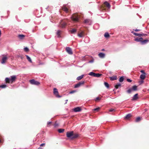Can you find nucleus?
I'll return each mask as SVG.
<instances>
[{"mask_svg": "<svg viewBox=\"0 0 149 149\" xmlns=\"http://www.w3.org/2000/svg\"><path fill=\"white\" fill-rule=\"evenodd\" d=\"M7 87V86L6 84H3L0 86V88H4Z\"/></svg>", "mask_w": 149, "mask_h": 149, "instance_id": "obj_34", "label": "nucleus"}, {"mask_svg": "<svg viewBox=\"0 0 149 149\" xmlns=\"http://www.w3.org/2000/svg\"><path fill=\"white\" fill-rule=\"evenodd\" d=\"M45 144L44 143H43L40 144V146H45Z\"/></svg>", "mask_w": 149, "mask_h": 149, "instance_id": "obj_51", "label": "nucleus"}, {"mask_svg": "<svg viewBox=\"0 0 149 149\" xmlns=\"http://www.w3.org/2000/svg\"><path fill=\"white\" fill-rule=\"evenodd\" d=\"M110 79L111 81H113V80H116L117 79V77H116V76H115L113 77H110Z\"/></svg>", "mask_w": 149, "mask_h": 149, "instance_id": "obj_22", "label": "nucleus"}, {"mask_svg": "<svg viewBox=\"0 0 149 149\" xmlns=\"http://www.w3.org/2000/svg\"><path fill=\"white\" fill-rule=\"evenodd\" d=\"M114 111H115L114 109H111L109 110V111H110V112H112Z\"/></svg>", "mask_w": 149, "mask_h": 149, "instance_id": "obj_48", "label": "nucleus"}, {"mask_svg": "<svg viewBox=\"0 0 149 149\" xmlns=\"http://www.w3.org/2000/svg\"><path fill=\"white\" fill-rule=\"evenodd\" d=\"M25 36L23 35H18V38L20 39H22Z\"/></svg>", "mask_w": 149, "mask_h": 149, "instance_id": "obj_18", "label": "nucleus"}, {"mask_svg": "<svg viewBox=\"0 0 149 149\" xmlns=\"http://www.w3.org/2000/svg\"><path fill=\"white\" fill-rule=\"evenodd\" d=\"M58 132L60 133L63 132L64 131V130L63 129H59L58 130Z\"/></svg>", "mask_w": 149, "mask_h": 149, "instance_id": "obj_37", "label": "nucleus"}, {"mask_svg": "<svg viewBox=\"0 0 149 149\" xmlns=\"http://www.w3.org/2000/svg\"><path fill=\"white\" fill-rule=\"evenodd\" d=\"M140 30L139 29H136L135 30V31H140Z\"/></svg>", "mask_w": 149, "mask_h": 149, "instance_id": "obj_52", "label": "nucleus"}, {"mask_svg": "<svg viewBox=\"0 0 149 149\" xmlns=\"http://www.w3.org/2000/svg\"><path fill=\"white\" fill-rule=\"evenodd\" d=\"M20 58H21V59H22V58H23V57H22V56H20Z\"/></svg>", "mask_w": 149, "mask_h": 149, "instance_id": "obj_56", "label": "nucleus"}, {"mask_svg": "<svg viewBox=\"0 0 149 149\" xmlns=\"http://www.w3.org/2000/svg\"><path fill=\"white\" fill-rule=\"evenodd\" d=\"M134 40L136 42H140L142 45L145 44L149 41V40L147 39L143 40L142 37L139 38H135Z\"/></svg>", "mask_w": 149, "mask_h": 149, "instance_id": "obj_1", "label": "nucleus"}, {"mask_svg": "<svg viewBox=\"0 0 149 149\" xmlns=\"http://www.w3.org/2000/svg\"><path fill=\"white\" fill-rule=\"evenodd\" d=\"M132 91V88H130L127 91V92L128 93H131Z\"/></svg>", "mask_w": 149, "mask_h": 149, "instance_id": "obj_38", "label": "nucleus"}, {"mask_svg": "<svg viewBox=\"0 0 149 149\" xmlns=\"http://www.w3.org/2000/svg\"><path fill=\"white\" fill-rule=\"evenodd\" d=\"M102 75V74L95 73L94 77H99Z\"/></svg>", "mask_w": 149, "mask_h": 149, "instance_id": "obj_21", "label": "nucleus"}, {"mask_svg": "<svg viewBox=\"0 0 149 149\" xmlns=\"http://www.w3.org/2000/svg\"><path fill=\"white\" fill-rule=\"evenodd\" d=\"M26 57L27 59H28V61L30 63H31L32 61L31 58L28 55H26Z\"/></svg>", "mask_w": 149, "mask_h": 149, "instance_id": "obj_29", "label": "nucleus"}, {"mask_svg": "<svg viewBox=\"0 0 149 149\" xmlns=\"http://www.w3.org/2000/svg\"><path fill=\"white\" fill-rule=\"evenodd\" d=\"M85 83L84 81H81L79 82L77 84H76L74 86V88H79L80 87L81 85H83Z\"/></svg>", "mask_w": 149, "mask_h": 149, "instance_id": "obj_3", "label": "nucleus"}, {"mask_svg": "<svg viewBox=\"0 0 149 149\" xmlns=\"http://www.w3.org/2000/svg\"><path fill=\"white\" fill-rule=\"evenodd\" d=\"M94 60L93 59L89 61L88 63H93L94 62Z\"/></svg>", "mask_w": 149, "mask_h": 149, "instance_id": "obj_42", "label": "nucleus"}, {"mask_svg": "<svg viewBox=\"0 0 149 149\" xmlns=\"http://www.w3.org/2000/svg\"><path fill=\"white\" fill-rule=\"evenodd\" d=\"M78 36L79 37H80V38L82 37H84V36L83 34L82 33H78Z\"/></svg>", "mask_w": 149, "mask_h": 149, "instance_id": "obj_36", "label": "nucleus"}, {"mask_svg": "<svg viewBox=\"0 0 149 149\" xmlns=\"http://www.w3.org/2000/svg\"><path fill=\"white\" fill-rule=\"evenodd\" d=\"M7 59V57H6L5 56L3 57L2 58V61L1 62V63H4Z\"/></svg>", "mask_w": 149, "mask_h": 149, "instance_id": "obj_16", "label": "nucleus"}, {"mask_svg": "<svg viewBox=\"0 0 149 149\" xmlns=\"http://www.w3.org/2000/svg\"><path fill=\"white\" fill-rule=\"evenodd\" d=\"M62 9L64 11L66 12V13H67L68 12V10L67 8L65 7H64L62 8Z\"/></svg>", "mask_w": 149, "mask_h": 149, "instance_id": "obj_32", "label": "nucleus"}, {"mask_svg": "<svg viewBox=\"0 0 149 149\" xmlns=\"http://www.w3.org/2000/svg\"><path fill=\"white\" fill-rule=\"evenodd\" d=\"M131 116V114H128L125 117V118L126 119H128Z\"/></svg>", "mask_w": 149, "mask_h": 149, "instance_id": "obj_24", "label": "nucleus"}, {"mask_svg": "<svg viewBox=\"0 0 149 149\" xmlns=\"http://www.w3.org/2000/svg\"><path fill=\"white\" fill-rule=\"evenodd\" d=\"M98 55L99 57L101 58H104L105 56V54L104 53L102 52L99 53Z\"/></svg>", "mask_w": 149, "mask_h": 149, "instance_id": "obj_12", "label": "nucleus"}, {"mask_svg": "<svg viewBox=\"0 0 149 149\" xmlns=\"http://www.w3.org/2000/svg\"><path fill=\"white\" fill-rule=\"evenodd\" d=\"M5 81L6 82L9 83L10 81V78L7 77L5 79Z\"/></svg>", "mask_w": 149, "mask_h": 149, "instance_id": "obj_31", "label": "nucleus"}, {"mask_svg": "<svg viewBox=\"0 0 149 149\" xmlns=\"http://www.w3.org/2000/svg\"><path fill=\"white\" fill-rule=\"evenodd\" d=\"M66 50L69 54H72L73 53L72 49L70 47H66Z\"/></svg>", "mask_w": 149, "mask_h": 149, "instance_id": "obj_6", "label": "nucleus"}, {"mask_svg": "<svg viewBox=\"0 0 149 149\" xmlns=\"http://www.w3.org/2000/svg\"><path fill=\"white\" fill-rule=\"evenodd\" d=\"M84 23L86 24L90 25L92 24V21L90 19H86L84 20Z\"/></svg>", "mask_w": 149, "mask_h": 149, "instance_id": "obj_8", "label": "nucleus"}, {"mask_svg": "<svg viewBox=\"0 0 149 149\" xmlns=\"http://www.w3.org/2000/svg\"><path fill=\"white\" fill-rule=\"evenodd\" d=\"M140 34H141V35H140V37H142V36H146L147 35V34H143V33Z\"/></svg>", "mask_w": 149, "mask_h": 149, "instance_id": "obj_44", "label": "nucleus"}, {"mask_svg": "<svg viewBox=\"0 0 149 149\" xmlns=\"http://www.w3.org/2000/svg\"><path fill=\"white\" fill-rule=\"evenodd\" d=\"M49 6H47V7H46V9H48V8H49Z\"/></svg>", "mask_w": 149, "mask_h": 149, "instance_id": "obj_54", "label": "nucleus"}, {"mask_svg": "<svg viewBox=\"0 0 149 149\" xmlns=\"http://www.w3.org/2000/svg\"><path fill=\"white\" fill-rule=\"evenodd\" d=\"M54 127H57L58 125L57 123H55V124H54Z\"/></svg>", "mask_w": 149, "mask_h": 149, "instance_id": "obj_49", "label": "nucleus"}, {"mask_svg": "<svg viewBox=\"0 0 149 149\" xmlns=\"http://www.w3.org/2000/svg\"><path fill=\"white\" fill-rule=\"evenodd\" d=\"M73 131L70 132H68L66 134L68 138H70L72 139V137L73 135Z\"/></svg>", "mask_w": 149, "mask_h": 149, "instance_id": "obj_5", "label": "nucleus"}, {"mask_svg": "<svg viewBox=\"0 0 149 149\" xmlns=\"http://www.w3.org/2000/svg\"><path fill=\"white\" fill-rule=\"evenodd\" d=\"M81 110V109L80 107H77L74 108V111L75 112H79Z\"/></svg>", "mask_w": 149, "mask_h": 149, "instance_id": "obj_11", "label": "nucleus"}, {"mask_svg": "<svg viewBox=\"0 0 149 149\" xmlns=\"http://www.w3.org/2000/svg\"><path fill=\"white\" fill-rule=\"evenodd\" d=\"M66 25V23L63 21H62L60 23V26L62 28H64Z\"/></svg>", "mask_w": 149, "mask_h": 149, "instance_id": "obj_10", "label": "nucleus"}, {"mask_svg": "<svg viewBox=\"0 0 149 149\" xmlns=\"http://www.w3.org/2000/svg\"><path fill=\"white\" fill-rule=\"evenodd\" d=\"M138 93H136V94H135L133 97V98H132V100L134 101V100H137L138 98Z\"/></svg>", "mask_w": 149, "mask_h": 149, "instance_id": "obj_14", "label": "nucleus"}, {"mask_svg": "<svg viewBox=\"0 0 149 149\" xmlns=\"http://www.w3.org/2000/svg\"><path fill=\"white\" fill-rule=\"evenodd\" d=\"M104 85L107 88H109V85L108 83L106 82H105L104 83Z\"/></svg>", "mask_w": 149, "mask_h": 149, "instance_id": "obj_30", "label": "nucleus"}, {"mask_svg": "<svg viewBox=\"0 0 149 149\" xmlns=\"http://www.w3.org/2000/svg\"><path fill=\"white\" fill-rule=\"evenodd\" d=\"M95 74V73H94L93 72H90L88 74V75L94 77Z\"/></svg>", "mask_w": 149, "mask_h": 149, "instance_id": "obj_33", "label": "nucleus"}, {"mask_svg": "<svg viewBox=\"0 0 149 149\" xmlns=\"http://www.w3.org/2000/svg\"><path fill=\"white\" fill-rule=\"evenodd\" d=\"M84 75H83V74L81 75L78 77H77V80H80L83 78V77H84Z\"/></svg>", "mask_w": 149, "mask_h": 149, "instance_id": "obj_19", "label": "nucleus"}, {"mask_svg": "<svg viewBox=\"0 0 149 149\" xmlns=\"http://www.w3.org/2000/svg\"><path fill=\"white\" fill-rule=\"evenodd\" d=\"M148 91H149V89L148 90Z\"/></svg>", "mask_w": 149, "mask_h": 149, "instance_id": "obj_58", "label": "nucleus"}, {"mask_svg": "<svg viewBox=\"0 0 149 149\" xmlns=\"http://www.w3.org/2000/svg\"><path fill=\"white\" fill-rule=\"evenodd\" d=\"M127 82H131L132 81V80L129 79H127Z\"/></svg>", "mask_w": 149, "mask_h": 149, "instance_id": "obj_45", "label": "nucleus"}, {"mask_svg": "<svg viewBox=\"0 0 149 149\" xmlns=\"http://www.w3.org/2000/svg\"><path fill=\"white\" fill-rule=\"evenodd\" d=\"M79 136V135L78 134H74V133H73V135L72 137V139L76 138L78 137Z\"/></svg>", "mask_w": 149, "mask_h": 149, "instance_id": "obj_17", "label": "nucleus"}, {"mask_svg": "<svg viewBox=\"0 0 149 149\" xmlns=\"http://www.w3.org/2000/svg\"><path fill=\"white\" fill-rule=\"evenodd\" d=\"M68 101V100H65V104H67V102Z\"/></svg>", "mask_w": 149, "mask_h": 149, "instance_id": "obj_53", "label": "nucleus"}, {"mask_svg": "<svg viewBox=\"0 0 149 149\" xmlns=\"http://www.w3.org/2000/svg\"><path fill=\"white\" fill-rule=\"evenodd\" d=\"M131 33H133V34L135 36H138L140 37V35H141V34H139V33H136L134 32L133 31H132L131 32Z\"/></svg>", "mask_w": 149, "mask_h": 149, "instance_id": "obj_26", "label": "nucleus"}, {"mask_svg": "<svg viewBox=\"0 0 149 149\" xmlns=\"http://www.w3.org/2000/svg\"><path fill=\"white\" fill-rule=\"evenodd\" d=\"M141 118L140 117H138L136 119V122H138L140 120Z\"/></svg>", "mask_w": 149, "mask_h": 149, "instance_id": "obj_39", "label": "nucleus"}, {"mask_svg": "<svg viewBox=\"0 0 149 149\" xmlns=\"http://www.w3.org/2000/svg\"><path fill=\"white\" fill-rule=\"evenodd\" d=\"M121 85L120 83H118L115 86V87L117 89L119 87H120Z\"/></svg>", "mask_w": 149, "mask_h": 149, "instance_id": "obj_27", "label": "nucleus"}, {"mask_svg": "<svg viewBox=\"0 0 149 149\" xmlns=\"http://www.w3.org/2000/svg\"><path fill=\"white\" fill-rule=\"evenodd\" d=\"M140 72L142 73V74H146L144 72V70H141L140 71Z\"/></svg>", "mask_w": 149, "mask_h": 149, "instance_id": "obj_47", "label": "nucleus"}, {"mask_svg": "<svg viewBox=\"0 0 149 149\" xmlns=\"http://www.w3.org/2000/svg\"><path fill=\"white\" fill-rule=\"evenodd\" d=\"M132 91H136L137 90V86L136 85L132 87Z\"/></svg>", "mask_w": 149, "mask_h": 149, "instance_id": "obj_20", "label": "nucleus"}, {"mask_svg": "<svg viewBox=\"0 0 149 149\" xmlns=\"http://www.w3.org/2000/svg\"><path fill=\"white\" fill-rule=\"evenodd\" d=\"M52 123V122H51V121L48 122L47 123V126H48V127L49 126V124H51Z\"/></svg>", "mask_w": 149, "mask_h": 149, "instance_id": "obj_46", "label": "nucleus"}, {"mask_svg": "<svg viewBox=\"0 0 149 149\" xmlns=\"http://www.w3.org/2000/svg\"><path fill=\"white\" fill-rule=\"evenodd\" d=\"M53 93L56 96V97L59 98L61 97V96H60L59 95L58 92L57 91V90L56 88H54Z\"/></svg>", "mask_w": 149, "mask_h": 149, "instance_id": "obj_4", "label": "nucleus"}, {"mask_svg": "<svg viewBox=\"0 0 149 149\" xmlns=\"http://www.w3.org/2000/svg\"><path fill=\"white\" fill-rule=\"evenodd\" d=\"M76 91H75V90H73V91H70L69 93L70 94H72L73 93H75V92H76Z\"/></svg>", "mask_w": 149, "mask_h": 149, "instance_id": "obj_43", "label": "nucleus"}, {"mask_svg": "<svg viewBox=\"0 0 149 149\" xmlns=\"http://www.w3.org/2000/svg\"><path fill=\"white\" fill-rule=\"evenodd\" d=\"M104 36L106 38H108L109 37V33L108 32H106L104 34Z\"/></svg>", "mask_w": 149, "mask_h": 149, "instance_id": "obj_28", "label": "nucleus"}, {"mask_svg": "<svg viewBox=\"0 0 149 149\" xmlns=\"http://www.w3.org/2000/svg\"><path fill=\"white\" fill-rule=\"evenodd\" d=\"M100 109V108L98 107L94 109H93V110L94 111H98Z\"/></svg>", "mask_w": 149, "mask_h": 149, "instance_id": "obj_40", "label": "nucleus"}, {"mask_svg": "<svg viewBox=\"0 0 149 149\" xmlns=\"http://www.w3.org/2000/svg\"><path fill=\"white\" fill-rule=\"evenodd\" d=\"M124 80V78L122 76L120 77L119 79V81L120 82H123Z\"/></svg>", "mask_w": 149, "mask_h": 149, "instance_id": "obj_35", "label": "nucleus"}, {"mask_svg": "<svg viewBox=\"0 0 149 149\" xmlns=\"http://www.w3.org/2000/svg\"><path fill=\"white\" fill-rule=\"evenodd\" d=\"M30 82L31 84L33 85H38L40 84L39 82L33 79L30 80Z\"/></svg>", "mask_w": 149, "mask_h": 149, "instance_id": "obj_2", "label": "nucleus"}, {"mask_svg": "<svg viewBox=\"0 0 149 149\" xmlns=\"http://www.w3.org/2000/svg\"><path fill=\"white\" fill-rule=\"evenodd\" d=\"M104 4L107 6L108 8H110L111 7L110 4L107 1H105L104 3Z\"/></svg>", "mask_w": 149, "mask_h": 149, "instance_id": "obj_13", "label": "nucleus"}, {"mask_svg": "<svg viewBox=\"0 0 149 149\" xmlns=\"http://www.w3.org/2000/svg\"><path fill=\"white\" fill-rule=\"evenodd\" d=\"M10 81L12 82L15 81L16 79V76L15 75L10 76Z\"/></svg>", "mask_w": 149, "mask_h": 149, "instance_id": "obj_9", "label": "nucleus"}, {"mask_svg": "<svg viewBox=\"0 0 149 149\" xmlns=\"http://www.w3.org/2000/svg\"><path fill=\"white\" fill-rule=\"evenodd\" d=\"M40 147H39V148H38V149H40Z\"/></svg>", "mask_w": 149, "mask_h": 149, "instance_id": "obj_57", "label": "nucleus"}, {"mask_svg": "<svg viewBox=\"0 0 149 149\" xmlns=\"http://www.w3.org/2000/svg\"><path fill=\"white\" fill-rule=\"evenodd\" d=\"M77 30L74 29H73L70 31L71 33H74Z\"/></svg>", "mask_w": 149, "mask_h": 149, "instance_id": "obj_23", "label": "nucleus"}, {"mask_svg": "<svg viewBox=\"0 0 149 149\" xmlns=\"http://www.w3.org/2000/svg\"><path fill=\"white\" fill-rule=\"evenodd\" d=\"M102 51H104V49H102Z\"/></svg>", "mask_w": 149, "mask_h": 149, "instance_id": "obj_55", "label": "nucleus"}, {"mask_svg": "<svg viewBox=\"0 0 149 149\" xmlns=\"http://www.w3.org/2000/svg\"><path fill=\"white\" fill-rule=\"evenodd\" d=\"M146 77V74H142L141 75L140 78L141 80H143Z\"/></svg>", "mask_w": 149, "mask_h": 149, "instance_id": "obj_15", "label": "nucleus"}, {"mask_svg": "<svg viewBox=\"0 0 149 149\" xmlns=\"http://www.w3.org/2000/svg\"><path fill=\"white\" fill-rule=\"evenodd\" d=\"M61 31L58 30L56 33V34L58 36V37L59 38L60 37Z\"/></svg>", "mask_w": 149, "mask_h": 149, "instance_id": "obj_25", "label": "nucleus"}, {"mask_svg": "<svg viewBox=\"0 0 149 149\" xmlns=\"http://www.w3.org/2000/svg\"><path fill=\"white\" fill-rule=\"evenodd\" d=\"M100 99H101V98H100L99 97H97L96 98V99H95V100H100Z\"/></svg>", "mask_w": 149, "mask_h": 149, "instance_id": "obj_50", "label": "nucleus"}, {"mask_svg": "<svg viewBox=\"0 0 149 149\" xmlns=\"http://www.w3.org/2000/svg\"><path fill=\"white\" fill-rule=\"evenodd\" d=\"M71 18L72 20L75 22H77L78 21L79 18L76 15H74L72 16Z\"/></svg>", "mask_w": 149, "mask_h": 149, "instance_id": "obj_7", "label": "nucleus"}, {"mask_svg": "<svg viewBox=\"0 0 149 149\" xmlns=\"http://www.w3.org/2000/svg\"><path fill=\"white\" fill-rule=\"evenodd\" d=\"M24 50L26 52H28L29 51V49L27 47H25V48H24Z\"/></svg>", "mask_w": 149, "mask_h": 149, "instance_id": "obj_41", "label": "nucleus"}]
</instances>
